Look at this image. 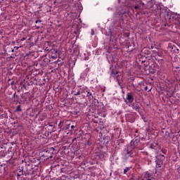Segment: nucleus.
Here are the masks:
<instances>
[{
  "label": "nucleus",
  "instance_id": "obj_1",
  "mask_svg": "<svg viewBox=\"0 0 180 180\" xmlns=\"http://www.w3.org/2000/svg\"><path fill=\"white\" fill-rule=\"evenodd\" d=\"M136 155H137V152H136V150H132L131 148H129V146L127 149H124L122 153V156L124 160H127L129 157L133 158V157H136Z\"/></svg>",
  "mask_w": 180,
  "mask_h": 180
},
{
  "label": "nucleus",
  "instance_id": "obj_2",
  "mask_svg": "<svg viewBox=\"0 0 180 180\" xmlns=\"http://www.w3.org/2000/svg\"><path fill=\"white\" fill-rule=\"evenodd\" d=\"M140 145V141L133 139L128 147L131 148L133 151H136V148H139V146Z\"/></svg>",
  "mask_w": 180,
  "mask_h": 180
},
{
  "label": "nucleus",
  "instance_id": "obj_3",
  "mask_svg": "<svg viewBox=\"0 0 180 180\" xmlns=\"http://www.w3.org/2000/svg\"><path fill=\"white\" fill-rule=\"evenodd\" d=\"M160 67L158 66V65H157V63H153L151 64V65L150 66V72H152V74H154L155 72H157L158 74H160Z\"/></svg>",
  "mask_w": 180,
  "mask_h": 180
},
{
  "label": "nucleus",
  "instance_id": "obj_4",
  "mask_svg": "<svg viewBox=\"0 0 180 180\" xmlns=\"http://www.w3.org/2000/svg\"><path fill=\"white\" fill-rule=\"evenodd\" d=\"M139 60L141 64H144V67H148L149 63L147 61V57L139 56Z\"/></svg>",
  "mask_w": 180,
  "mask_h": 180
},
{
  "label": "nucleus",
  "instance_id": "obj_5",
  "mask_svg": "<svg viewBox=\"0 0 180 180\" xmlns=\"http://www.w3.org/2000/svg\"><path fill=\"white\" fill-rule=\"evenodd\" d=\"M125 117L127 122H129V123H134V122H136V117L133 114H127Z\"/></svg>",
  "mask_w": 180,
  "mask_h": 180
},
{
  "label": "nucleus",
  "instance_id": "obj_6",
  "mask_svg": "<svg viewBox=\"0 0 180 180\" xmlns=\"http://www.w3.org/2000/svg\"><path fill=\"white\" fill-rule=\"evenodd\" d=\"M126 99L128 101L129 103H133V102H134V96H133V93H127Z\"/></svg>",
  "mask_w": 180,
  "mask_h": 180
},
{
  "label": "nucleus",
  "instance_id": "obj_7",
  "mask_svg": "<svg viewBox=\"0 0 180 180\" xmlns=\"http://www.w3.org/2000/svg\"><path fill=\"white\" fill-rule=\"evenodd\" d=\"M155 162H156V167L161 168L164 165V159H160V158H158L157 160H155Z\"/></svg>",
  "mask_w": 180,
  "mask_h": 180
},
{
  "label": "nucleus",
  "instance_id": "obj_8",
  "mask_svg": "<svg viewBox=\"0 0 180 180\" xmlns=\"http://www.w3.org/2000/svg\"><path fill=\"white\" fill-rule=\"evenodd\" d=\"M131 106L134 110L140 113L141 107L138 103H133Z\"/></svg>",
  "mask_w": 180,
  "mask_h": 180
},
{
  "label": "nucleus",
  "instance_id": "obj_9",
  "mask_svg": "<svg viewBox=\"0 0 180 180\" xmlns=\"http://www.w3.org/2000/svg\"><path fill=\"white\" fill-rule=\"evenodd\" d=\"M151 176H153V174H151V173H150L149 172H145V174H144L145 179H150Z\"/></svg>",
  "mask_w": 180,
  "mask_h": 180
},
{
  "label": "nucleus",
  "instance_id": "obj_10",
  "mask_svg": "<svg viewBox=\"0 0 180 180\" xmlns=\"http://www.w3.org/2000/svg\"><path fill=\"white\" fill-rule=\"evenodd\" d=\"M158 147V144L157 143V142H154L150 145V148H152L153 150H157Z\"/></svg>",
  "mask_w": 180,
  "mask_h": 180
},
{
  "label": "nucleus",
  "instance_id": "obj_11",
  "mask_svg": "<svg viewBox=\"0 0 180 180\" xmlns=\"http://www.w3.org/2000/svg\"><path fill=\"white\" fill-rule=\"evenodd\" d=\"M157 55L158 56V57H160V58H164V53H162V51H158L157 53Z\"/></svg>",
  "mask_w": 180,
  "mask_h": 180
},
{
  "label": "nucleus",
  "instance_id": "obj_12",
  "mask_svg": "<svg viewBox=\"0 0 180 180\" xmlns=\"http://www.w3.org/2000/svg\"><path fill=\"white\" fill-rule=\"evenodd\" d=\"M13 98H15V102H19V96L16 95V93L13 94Z\"/></svg>",
  "mask_w": 180,
  "mask_h": 180
},
{
  "label": "nucleus",
  "instance_id": "obj_13",
  "mask_svg": "<svg viewBox=\"0 0 180 180\" xmlns=\"http://www.w3.org/2000/svg\"><path fill=\"white\" fill-rule=\"evenodd\" d=\"M86 92L87 94H86L87 97L91 96L92 99H94V96L92 95V93L89 92V90H86Z\"/></svg>",
  "mask_w": 180,
  "mask_h": 180
},
{
  "label": "nucleus",
  "instance_id": "obj_14",
  "mask_svg": "<svg viewBox=\"0 0 180 180\" xmlns=\"http://www.w3.org/2000/svg\"><path fill=\"white\" fill-rule=\"evenodd\" d=\"M1 119H8V114H2L1 115H0V120Z\"/></svg>",
  "mask_w": 180,
  "mask_h": 180
},
{
  "label": "nucleus",
  "instance_id": "obj_15",
  "mask_svg": "<svg viewBox=\"0 0 180 180\" xmlns=\"http://www.w3.org/2000/svg\"><path fill=\"white\" fill-rule=\"evenodd\" d=\"M15 112H22V107L20 105L17 106V108L15 109Z\"/></svg>",
  "mask_w": 180,
  "mask_h": 180
},
{
  "label": "nucleus",
  "instance_id": "obj_16",
  "mask_svg": "<svg viewBox=\"0 0 180 180\" xmlns=\"http://www.w3.org/2000/svg\"><path fill=\"white\" fill-rule=\"evenodd\" d=\"M158 158L165 161V157L164 156V155L160 154L159 156H158Z\"/></svg>",
  "mask_w": 180,
  "mask_h": 180
},
{
  "label": "nucleus",
  "instance_id": "obj_17",
  "mask_svg": "<svg viewBox=\"0 0 180 180\" xmlns=\"http://www.w3.org/2000/svg\"><path fill=\"white\" fill-rule=\"evenodd\" d=\"M75 96H78L79 95H81V90L77 91V92L74 91Z\"/></svg>",
  "mask_w": 180,
  "mask_h": 180
},
{
  "label": "nucleus",
  "instance_id": "obj_18",
  "mask_svg": "<svg viewBox=\"0 0 180 180\" xmlns=\"http://www.w3.org/2000/svg\"><path fill=\"white\" fill-rule=\"evenodd\" d=\"M130 171V167H127L124 169V174H127Z\"/></svg>",
  "mask_w": 180,
  "mask_h": 180
},
{
  "label": "nucleus",
  "instance_id": "obj_19",
  "mask_svg": "<svg viewBox=\"0 0 180 180\" xmlns=\"http://www.w3.org/2000/svg\"><path fill=\"white\" fill-rule=\"evenodd\" d=\"M129 36H130V33H129V32H124V37H129Z\"/></svg>",
  "mask_w": 180,
  "mask_h": 180
},
{
  "label": "nucleus",
  "instance_id": "obj_20",
  "mask_svg": "<svg viewBox=\"0 0 180 180\" xmlns=\"http://www.w3.org/2000/svg\"><path fill=\"white\" fill-rule=\"evenodd\" d=\"M140 4H137V5H136L135 6H134V9L136 10V11H137V9H139V8H140Z\"/></svg>",
  "mask_w": 180,
  "mask_h": 180
},
{
  "label": "nucleus",
  "instance_id": "obj_21",
  "mask_svg": "<svg viewBox=\"0 0 180 180\" xmlns=\"http://www.w3.org/2000/svg\"><path fill=\"white\" fill-rule=\"evenodd\" d=\"M126 15V11L119 12V15Z\"/></svg>",
  "mask_w": 180,
  "mask_h": 180
},
{
  "label": "nucleus",
  "instance_id": "obj_22",
  "mask_svg": "<svg viewBox=\"0 0 180 180\" xmlns=\"http://www.w3.org/2000/svg\"><path fill=\"white\" fill-rule=\"evenodd\" d=\"M117 82H118V85H120V86H121V88H122V82H120L119 79H117Z\"/></svg>",
  "mask_w": 180,
  "mask_h": 180
},
{
  "label": "nucleus",
  "instance_id": "obj_23",
  "mask_svg": "<svg viewBox=\"0 0 180 180\" xmlns=\"http://www.w3.org/2000/svg\"><path fill=\"white\" fill-rule=\"evenodd\" d=\"M117 74H119V72H112V75H117Z\"/></svg>",
  "mask_w": 180,
  "mask_h": 180
},
{
  "label": "nucleus",
  "instance_id": "obj_24",
  "mask_svg": "<svg viewBox=\"0 0 180 180\" xmlns=\"http://www.w3.org/2000/svg\"><path fill=\"white\" fill-rule=\"evenodd\" d=\"M35 23H41V20H37Z\"/></svg>",
  "mask_w": 180,
  "mask_h": 180
},
{
  "label": "nucleus",
  "instance_id": "obj_25",
  "mask_svg": "<svg viewBox=\"0 0 180 180\" xmlns=\"http://www.w3.org/2000/svg\"><path fill=\"white\" fill-rule=\"evenodd\" d=\"M86 92V90H81L80 94H85Z\"/></svg>",
  "mask_w": 180,
  "mask_h": 180
},
{
  "label": "nucleus",
  "instance_id": "obj_26",
  "mask_svg": "<svg viewBox=\"0 0 180 180\" xmlns=\"http://www.w3.org/2000/svg\"><path fill=\"white\" fill-rule=\"evenodd\" d=\"M162 153H163V154H167V150H166L162 149Z\"/></svg>",
  "mask_w": 180,
  "mask_h": 180
},
{
  "label": "nucleus",
  "instance_id": "obj_27",
  "mask_svg": "<svg viewBox=\"0 0 180 180\" xmlns=\"http://www.w3.org/2000/svg\"><path fill=\"white\" fill-rule=\"evenodd\" d=\"M177 20H178V22H179V23L180 25V15L177 17Z\"/></svg>",
  "mask_w": 180,
  "mask_h": 180
},
{
  "label": "nucleus",
  "instance_id": "obj_28",
  "mask_svg": "<svg viewBox=\"0 0 180 180\" xmlns=\"http://www.w3.org/2000/svg\"><path fill=\"white\" fill-rule=\"evenodd\" d=\"M18 120H16V121H14L13 122V124H18Z\"/></svg>",
  "mask_w": 180,
  "mask_h": 180
},
{
  "label": "nucleus",
  "instance_id": "obj_29",
  "mask_svg": "<svg viewBox=\"0 0 180 180\" xmlns=\"http://www.w3.org/2000/svg\"><path fill=\"white\" fill-rule=\"evenodd\" d=\"M25 40H26V38H25V37H22V38L21 39V41H25Z\"/></svg>",
  "mask_w": 180,
  "mask_h": 180
},
{
  "label": "nucleus",
  "instance_id": "obj_30",
  "mask_svg": "<svg viewBox=\"0 0 180 180\" xmlns=\"http://www.w3.org/2000/svg\"><path fill=\"white\" fill-rule=\"evenodd\" d=\"M91 142H89V141H87V146H91Z\"/></svg>",
  "mask_w": 180,
  "mask_h": 180
},
{
  "label": "nucleus",
  "instance_id": "obj_31",
  "mask_svg": "<svg viewBox=\"0 0 180 180\" xmlns=\"http://www.w3.org/2000/svg\"><path fill=\"white\" fill-rule=\"evenodd\" d=\"M63 122H60L59 124H58V127H60V126H61V124H62Z\"/></svg>",
  "mask_w": 180,
  "mask_h": 180
},
{
  "label": "nucleus",
  "instance_id": "obj_32",
  "mask_svg": "<svg viewBox=\"0 0 180 180\" xmlns=\"http://www.w3.org/2000/svg\"><path fill=\"white\" fill-rule=\"evenodd\" d=\"M75 126H74V125L71 126V129H75Z\"/></svg>",
  "mask_w": 180,
  "mask_h": 180
},
{
  "label": "nucleus",
  "instance_id": "obj_33",
  "mask_svg": "<svg viewBox=\"0 0 180 180\" xmlns=\"http://www.w3.org/2000/svg\"><path fill=\"white\" fill-rule=\"evenodd\" d=\"M91 34H92V36H94V30L91 31Z\"/></svg>",
  "mask_w": 180,
  "mask_h": 180
},
{
  "label": "nucleus",
  "instance_id": "obj_34",
  "mask_svg": "<svg viewBox=\"0 0 180 180\" xmlns=\"http://www.w3.org/2000/svg\"><path fill=\"white\" fill-rule=\"evenodd\" d=\"M13 84H15V82L14 81L11 82V85H13Z\"/></svg>",
  "mask_w": 180,
  "mask_h": 180
},
{
  "label": "nucleus",
  "instance_id": "obj_35",
  "mask_svg": "<svg viewBox=\"0 0 180 180\" xmlns=\"http://www.w3.org/2000/svg\"><path fill=\"white\" fill-rule=\"evenodd\" d=\"M110 35L113 36V34H112V32H110Z\"/></svg>",
  "mask_w": 180,
  "mask_h": 180
},
{
  "label": "nucleus",
  "instance_id": "obj_36",
  "mask_svg": "<svg viewBox=\"0 0 180 180\" xmlns=\"http://www.w3.org/2000/svg\"><path fill=\"white\" fill-rule=\"evenodd\" d=\"M37 29H38V30H39V29H40V27H39V26H38V27H37Z\"/></svg>",
  "mask_w": 180,
  "mask_h": 180
},
{
  "label": "nucleus",
  "instance_id": "obj_37",
  "mask_svg": "<svg viewBox=\"0 0 180 180\" xmlns=\"http://www.w3.org/2000/svg\"><path fill=\"white\" fill-rule=\"evenodd\" d=\"M49 158H53V156H52V155H51V156H50V157H49Z\"/></svg>",
  "mask_w": 180,
  "mask_h": 180
},
{
  "label": "nucleus",
  "instance_id": "obj_38",
  "mask_svg": "<svg viewBox=\"0 0 180 180\" xmlns=\"http://www.w3.org/2000/svg\"><path fill=\"white\" fill-rule=\"evenodd\" d=\"M155 174H157V169H155Z\"/></svg>",
  "mask_w": 180,
  "mask_h": 180
},
{
  "label": "nucleus",
  "instance_id": "obj_39",
  "mask_svg": "<svg viewBox=\"0 0 180 180\" xmlns=\"http://www.w3.org/2000/svg\"><path fill=\"white\" fill-rule=\"evenodd\" d=\"M151 49H154V47L153 46H151Z\"/></svg>",
  "mask_w": 180,
  "mask_h": 180
},
{
  "label": "nucleus",
  "instance_id": "obj_40",
  "mask_svg": "<svg viewBox=\"0 0 180 180\" xmlns=\"http://www.w3.org/2000/svg\"><path fill=\"white\" fill-rule=\"evenodd\" d=\"M19 49V47H17L16 49L18 50Z\"/></svg>",
  "mask_w": 180,
  "mask_h": 180
},
{
  "label": "nucleus",
  "instance_id": "obj_41",
  "mask_svg": "<svg viewBox=\"0 0 180 180\" xmlns=\"http://www.w3.org/2000/svg\"><path fill=\"white\" fill-rule=\"evenodd\" d=\"M130 180H133V178L130 179Z\"/></svg>",
  "mask_w": 180,
  "mask_h": 180
},
{
  "label": "nucleus",
  "instance_id": "obj_42",
  "mask_svg": "<svg viewBox=\"0 0 180 180\" xmlns=\"http://www.w3.org/2000/svg\"><path fill=\"white\" fill-rule=\"evenodd\" d=\"M154 44H155V42H154Z\"/></svg>",
  "mask_w": 180,
  "mask_h": 180
},
{
  "label": "nucleus",
  "instance_id": "obj_43",
  "mask_svg": "<svg viewBox=\"0 0 180 180\" xmlns=\"http://www.w3.org/2000/svg\"><path fill=\"white\" fill-rule=\"evenodd\" d=\"M85 97V96H83V98H84Z\"/></svg>",
  "mask_w": 180,
  "mask_h": 180
}]
</instances>
